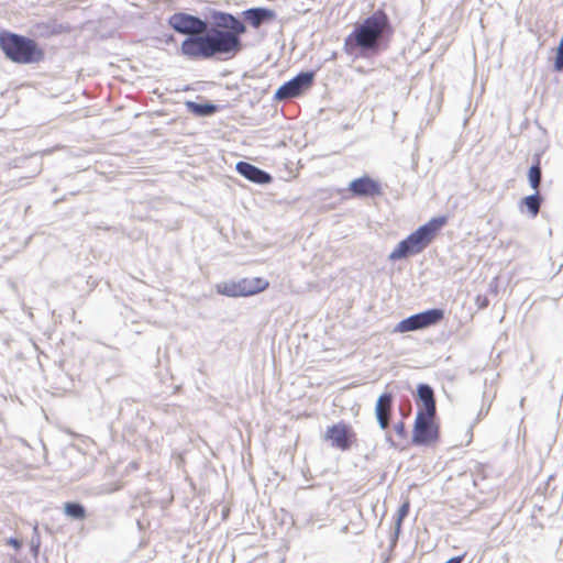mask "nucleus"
Listing matches in <instances>:
<instances>
[{
  "label": "nucleus",
  "instance_id": "obj_1",
  "mask_svg": "<svg viewBox=\"0 0 563 563\" xmlns=\"http://www.w3.org/2000/svg\"><path fill=\"white\" fill-rule=\"evenodd\" d=\"M167 24L185 35L180 54L189 60H229L243 49L242 35L246 24L238 15L208 8L205 18L175 12Z\"/></svg>",
  "mask_w": 563,
  "mask_h": 563
},
{
  "label": "nucleus",
  "instance_id": "obj_2",
  "mask_svg": "<svg viewBox=\"0 0 563 563\" xmlns=\"http://www.w3.org/2000/svg\"><path fill=\"white\" fill-rule=\"evenodd\" d=\"M394 35L388 14L383 9L354 24L352 32L344 38L343 51L356 58H372L388 49Z\"/></svg>",
  "mask_w": 563,
  "mask_h": 563
},
{
  "label": "nucleus",
  "instance_id": "obj_3",
  "mask_svg": "<svg viewBox=\"0 0 563 563\" xmlns=\"http://www.w3.org/2000/svg\"><path fill=\"white\" fill-rule=\"evenodd\" d=\"M446 223V216L430 219L401 240L389 253L388 260L390 262H397L420 254L431 244Z\"/></svg>",
  "mask_w": 563,
  "mask_h": 563
},
{
  "label": "nucleus",
  "instance_id": "obj_4",
  "mask_svg": "<svg viewBox=\"0 0 563 563\" xmlns=\"http://www.w3.org/2000/svg\"><path fill=\"white\" fill-rule=\"evenodd\" d=\"M0 48L7 59L19 65L38 64L45 58V51L35 40L8 30L0 31Z\"/></svg>",
  "mask_w": 563,
  "mask_h": 563
},
{
  "label": "nucleus",
  "instance_id": "obj_5",
  "mask_svg": "<svg viewBox=\"0 0 563 563\" xmlns=\"http://www.w3.org/2000/svg\"><path fill=\"white\" fill-rule=\"evenodd\" d=\"M444 316L445 313L442 308H430L400 320L393 332L406 333L423 330L440 323L444 319Z\"/></svg>",
  "mask_w": 563,
  "mask_h": 563
},
{
  "label": "nucleus",
  "instance_id": "obj_6",
  "mask_svg": "<svg viewBox=\"0 0 563 563\" xmlns=\"http://www.w3.org/2000/svg\"><path fill=\"white\" fill-rule=\"evenodd\" d=\"M435 415H426L422 410L416 413L411 442L415 445L428 446L440 438V427L434 421Z\"/></svg>",
  "mask_w": 563,
  "mask_h": 563
},
{
  "label": "nucleus",
  "instance_id": "obj_7",
  "mask_svg": "<svg viewBox=\"0 0 563 563\" xmlns=\"http://www.w3.org/2000/svg\"><path fill=\"white\" fill-rule=\"evenodd\" d=\"M314 78L316 70L309 69L298 73L276 89L274 99L277 101H284L302 96L313 86Z\"/></svg>",
  "mask_w": 563,
  "mask_h": 563
},
{
  "label": "nucleus",
  "instance_id": "obj_8",
  "mask_svg": "<svg viewBox=\"0 0 563 563\" xmlns=\"http://www.w3.org/2000/svg\"><path fill=\"white\" fill-rule=\"evenodd\" d=\"M324 440L334 449L347 451L356 441V433L349 423L339 421L327 428Z\"/></svg>",
  "mask_w": 563,
  "mask_h": 563
},
{
  "label": "nucleus",
  "instance_id": "obj_9",
  "mask_svg": "<svg viewBox=\"0 0 563 563\" xmlns=\"http://www.w3.org/2000/svg\"><path fill=\"white\" fill-rule=\"evenodd\" d=\"M347 190L353 198H374L383 195L380 183L367 174L352 179Z\"/></svg>",
  "mask_w": 563,
  "mask_h": 563
},
{
  "label": "nucleus",
  "instance_id": "obj_10",
  "mask_svg": "<svg viewBox=\"0 0 563 563\" xmlns=\"http://www.w3.org/2000/svg\"><path fill=\"white\" fill-rule=\"evenodd\" d=\"M394 407V395L390 391H385L379 395L375 404V418L382 430L389 428L391 412Z\"/></svg>",
  "mask_w": 563,
  "mask_h": 563
},
{
  "label": "nucleus",
  "instance_id": "obj_11",
  "mask_svg": "<svg viewBox=\"0 0 563 563\" xmlns=\"http://www.w3.org/2000/svg\"><path fill=\"white\" fill-rule=\"evenodd\" d=\"M235 170L245 179L257 185H267L273 181V176L269 173L245 161H239L235 164Z\"/></svg>",
  "mask_w": 563,
  "mask_h": 563
},
{
  "label": "nucleus",
  "instance_id": "obj_12",
  "mask_svg": "<svg viewBox=\"0 0 563 563\" xmlns=\"http://www.w3.org/2000/svg\"><path fill=\"white\" fill-rule=\"evenodd\" d=\"M415 400L418 406V410H422L426 415H437L434 390L429 384H418Z\"/></svg>",
  "mask_w": 563,
  "mask_h": 563
},
{
  "label": "nucleus",
  "instance_id": "obj_13",
  "mask_svg": "<svg viewBox=\"0 0 563 563\" xmlns=\"http://www.w3.org/2000/svg\"><path fill=\"white\" fill-rule=\"evenodd\" d=\"M242 15L243 19L254 29H258L263 24L273 22L277 16L273 9L266 7L249 8L242 12Z\"/></svg>",
  "mask_w": 563,
  "mask_h": 563
},
{
  "label": "nucleus",
  "instance_id": "obj_14",
  "mask_svg": "<svg viewBox=\"0 0 563 563\" xmlns=\"http://www.w3.org/2000/svg\"><path fill=\"white\" fill-rule=\"evenodd\" d=\"M241 297L256 295L268 287V282L261 277L242 278L238 280Z\"/></svg>",
  "mask_w": 563,
  "mask_h": 563
},
{
  "label": "nucleus",
  "instance_id": "obj_15",
  "mask_svg": "<svg viewBox=\"0 0 563 563\" xmlns=\"http://www.w3.org/2000/svg\"><path fill=\"white\" fill-rule=\"evenodd\" d=\"M544 201V198L539 190H534L531 195H528L520 199L519 210L527 212L530 218H536L540 212V208Z\"/></svg>",
  "mask_w": 563,
  "mask_h": 563
},
{
  "label": "nucleus",
  "instance_id": "obj_16",
  "mask_svg": "<svg viewBox=\"0 0 563 563\" xmlns=\"http://www.w3.org/2000/svg\"><path fill=\"white\" fill-rule=\"evenodd\" d=\"M185 106L189 113L199 118L211 117L221 110V107L219 104H216L210 101L201 103L188 100L185 102Z\"/></svg>",
  "mask_w": 563,
  "mask_h": 563
},
{
  "label": "nucleus",
  "instance_id": "obj_17",
  "mask_svg": "<svg viewBox=\"0 0 563 563\" xmlns=\"http://www.w3.org/2000/svg\"><path fill=\"white\" fill-rule=\"evenodd\" d=\"M528 183L533 190H539L542 179L541 158L539 154L533 157V163L528 170Z\"/></svg>",
  "mask_w": 563,
  "mask_h": 563
},
{
  "label": "nucleus",
  "instance_id": "obj_18",
  "mask_svg": "<svg viewBox=\"0 0 563 563\" xmlns=\"http://www.w3.org/2000/svg\"><path fill=\"white\" fill-rule=\"evenodd\" d=\"M63 510L65 516L73 520H84L87 517V509L79 501H66Z\"/></svg>",
  "mask_w": 563,
  "mask_h": 563
},
{
  "label": "nucleus",
  "instance_id": "obj_19",
  "mask_svg": "<svg viewBox=\"0 0 563 563\" xmlns=\"http://www.w3.org/2000/svg\"><path fill=\"white\" fill-rule=\"evenodd\" d=\"M217 291L220 294V295H223V296H227V297H232V298H236V297H241V294L239 291V284H238V280H229V282H223L221 284H218L217 285Z\"/></svg>",
  "mask_w": 563,
  "mask_h": 563
},
{
  "label": "nucleus",
  "instance_id": "obj_20",
  "mask_svg": "<svg viewBox=\"0 0 563 563\" xmlns=\"http://www.w3.org/2000/svg\"><path fill=\"white\" fill-rule=\"evenodd\" d=\"M41 544H42V541H41L38 527H37V525H35L33 528V534H32L31 542H30L31 553L34 558H37V555L40 553Z\"/></svg>",
  "mask_w": 563,
  "mask_h": 563
},
{
  "label": "nucleus",
  "instance_id": "obj_21",
  "mask_svg": "<svg viewBox=\"0 0 563 563\" xmlns=\"http://www.w3.org/2000/svg\"><path fill=\"white\" fill-rule=\"evenodd\" d=\"M410 509V504L408 500L401 504V506L398 509L396 522L397 523V530H401V525L404 519L408 516Z\"/></svg>",
  "mask_w": 563,
  "mask_h": 563
},
{
  "label": "nucleus",
  "instance_id": "obj_22",
  "mask_svg": "<svg viewBox=\"0 0 563 563\" xmlns=\"http://www.w3.org/2000/svg\"><path fill=\"white\" fill-rule=\"evenodd\" d=\"M394 429H395L396 434L398 437H400L401 439H405L407 437L406 424L404 421L397 422L395 424Z\"/></svg>",
  "mask_w": 563,
  "mask_h": 563
},
{
  "label": "nucleus",
  "instance_id": "obj_23",
  "mask_svg": "<svg viewBox=\"0 0 563 563\" xmlns=\"http://www.w3.org/2000/svg\"><path fill=\"white\" fill-rule=\"evenodd\" d=\"M7 544H9L10 547H12L15 550H20L21 547H22V541L20 539H18V538L10 537L7 540Z\"/></svg>",
  "mask_w": 563,
  "mask_h": 563
},
{
  "label": "nucleus",
  "instance_id": "obj_24",
  "mask_svg": "<svg viewBox=\"0 0 563 563\" xmlns=\"http://www.w3.org/2000/svg\"><path fill=\"white\" fill-rule=\"evenodd\" d=\"M163 42L165 44H173L176 42V38H175V35L169 33V34H164L163 35Z\"/></svg>",
  "mask_w": 563,
  "mask_h": 563
},
{
  "label": "nucleus",
  "instance_id": "obj_25",
  "mask_svg": "<svg viewBox=\"0 0 563 563\" xmlns=\"http://www.w3.org/2000/svg\"><path fill=\"white\" fill-rule=\"evenodd\" d=\"M399 533H400V530H397V523H395V531L391 536V539H390V542H391V547H394L397 541H398V538H399Z\"/></svg>",
  "mask_w": 563,
  "mask_h": 563
},
{
  "label": "nucleus",
  "instance_id": "obj_26",
  "mask_svg": "<svg viewBox=\"0 0 563 563\" xmlns=\"http://www.w3.org/2000/svg\"><path fill=\"white\" fill-rule=\"evenodd\" d=\"M463 559H464V554L462 555H456V556H452L450 558L448 561H445L444 563H462L463 562Z\"/></svg>",
  "mask_w": 563,
  "mask_h": 563
},
{
  "label": "nucleus",
  "instance_id": "obj_27",
  "mask_svg": "<svg viewBox=\"0 0 563 563\" xmlns=\"http://www.w3.org/2000/svg\"><path fill=\"white\" fill-rule=\"evenodd\" d=\"M484 468V465H482L481 463H475L474 465V472H481L482 470Z\"/></svg>",
  "mask_w": 563,
  "mask_h": 563
},
{
  "label": "nucleus",
  "instance_id": "obj_28",
  "mask_svg": "<svg viewBox=\"0 0 563 563\" xmlns=\"http://www.w3.org/2000/svg\"><path fill=\"white\" fill-rule=\"evenodd\" d=\"M386 441L390 444V446H394V448L396 446V443L393 441V439L389 435L386 437Z\"/></svg>",
  "mask_w": 563,
  "mask_h": 563
},
{
  "label": "nucleus",
  "instance_id": "obj_29",
  "mask_svg": "<svg viewBox=\"0 0 563 563\" xmlns=\"http://www.w3.org/2000/svg\"><path fill=\"white\" fill-rule=\"evenodd\" d=\"M487 303H488L487 298H484L483 301H481V303H479V308H485L487 306Z\"/></svg>",
  "mask_w": 563,
  "mask_h": 563
}]
</instances>
